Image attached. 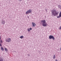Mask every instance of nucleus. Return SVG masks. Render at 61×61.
<instances>
[{
  "label": "nucleus",
  "mask_w": 61,
  "mask_h": 61,
  "mask_svg": "<svg viewBox=\"0 0 61 61\" xmlns=\"http://www.w3.org/2000/svg\"><path fill=\"white\" fill-rule=\"evenodd\" d=\"M51 15L52 16H55L56 15H58L59 12L56 11L55 10H51Z\"/></svg>",
  "instance_id": "nucleus-1"
},
{
  "label": "nucleus",
  "mask_w": 61,
  "mask_h": 61,
  "mask_svg": "<svg viewBox=\"0 0 61 61\" xmlns=\"http://www.w3.org/2000/svg\"><path fill=\"white\" fill-rule=\"evenodd\" d=\"M41 23L42 26H47V23H46V20H43L41 21Z\"/></svg>",
  "instance_id": "nucleus-2"
},
{
  "label": "nucleus",
  "mask_w": 61,
  "mask_h": 61,
  "mask_svg": "<svg viewBox=\"0 0 61 61\" xmlns=\"http://www.w3.org/2000/svg\"><path fill=\"white\" fill-rule=\"evenodd\" d=\"M49 39H52L53 40H55V37H54L53 36H52V35L50 36L49 37Z\"/></svg>",
  "instance_id": "nucleus-3"
},
{
  "label": "nucleus",
  "mask_w": 61,
  "mask_h": 61,
  "mask_svg": "<svg viewBox=\"0 0 61 61\" xmlns=\"http://www.w3.org/2000/svg\"><path fill=\"white\" fill-rule=\"evenodd\" d=\"M32 10H29L26 12V15H27V14H29V13H32Z\"/></svg>",
  "instance_id": "nucleus-4"
},
{
  "label": "nucleus",
  "mask_w": 61,
  "mask_h": 61,
  "mask_svg": "<svg viewBox=\"0 0 61 61\" xmlns=\"http://www.w3.org/2000/svg\"><path fill=\"white\" fill-rule=\"evenodd\" d=\"M6 42H9L11 41V39L10 38L6 39L5 40Z\"/></svg>",
  "instance_id": "nucleus-5"
},
{
  "label": "nucleus",
  "mask_w": 61,
  "mask_h": 61,
  "mask_svg": "<svg viewBox=\"0 0 61 61\" xmlns=\"http://www.w3.org/2000/svg\"><path fill=\"white\" fill-rule=\"evenodd\" d=\"M61 17V12L60 13L59 16H57V18H60Z\"/></svg>",
  "instance_id": "nucleus-6"
},
{
  "label": "nucleus",
  "mask_w": 61,
  "mask_h": 61,
  "mask_svg": "<svg viewBox=\"0 0 61 61\" xmlns=\"http://www.w3.org/2000/svg\"><path fill=\"white\" fill-rule=\"evenodd\" d=\"M32 23L33 26H36V24L35 23L32 22Z\"/></svg>",
  "instance_id": "nucleus-7"
},
{
  "label": "nucleus",
  "mask_w": 61,
  "mask_h": 61,
  "mask_svg": "<svg viewBox=\"0 0 61 61\" xmlns=\"http://www.w3.org/2000/svg\"><path fill=\"white\" fill-rule=\"evenodd\" d=\"M58 8H59L60 9H61V6L60 5H58Z\"/></svg>",
  "instance_id": "nucleus-8"
},
{
  "label": "nucleus",
  "mask_w": 61,
  "mask_h": 61,
  "mask_svg": "<svg viewBox=\"0 0 61 61\" xmlns=\"http://www.w3.org/2000/svg\"><path fill=\"white\" fill-rule=\"evenodd\" d=\"M1 50H2V51H4V48H3V47H1Z\"/></svg>",
  "instance_id": "nucleus-9"
},
{
  "label": "nucleus",
  "mask_w": 61,
  "mask_h": 61,
  "mask_svg": "<svg viewBox=\"0 0 61 61\" xmlns=\"http://www.w3.org/2000/svg\"><path fill=\"white\" fill-rule=\"evenodd\" d=\"M2 24H3V25H4V24H5V21L3 20L2 22Z\"/></svg>",
  "instance_id": "nucleus-10"
},
{
  "label": "nucleus",
  "mask_w": 61,
  "mask_h": 61,
  "mask_svg": "<svg viewBox=\"0 0 61 61\" xmlns=\"http://www.w3.org/2000/svg\"><path fill=\"white\" fill-rule=\"evenodd\" d=\"M56 58V56H55V55H53V59H55Z\"/></svg>",
  "instance_id": "nucleus-11"
},
{
  "label": "nucleus",
  "mask_w": 61,
  "mask_h": 61,
  "mask_svg": "<svg viewBox=\"0 0 61 61\" xmlns=\"http://www.w3.org/2000/svg\"><path fill=\"white\" fill-rule=\"evenodd\" d=\"M5 51H6V52H7L8 51V50H7V49L5 48Z\"/></svg>",
  "instance_id": "nucleus-12"
},
{
  "label": "nucleus",
  "mask_w": 61,
  "mask_h": 61,
  "mask_svg": "<svg viewBox=\"0 0 61 61\" xmlns=\"http://www.w3.org/2000/svg\"><path fill=\"white\" fill-rule=\"evenodd\" d=\"M27 30H28V31L29 32V31H30V29L29 28H28L27 29Z\"/></svg>",
  "instance_id": "nucleus-13"
},
{
  "label": "nucleus",
  "mask_w": 61,
  "mask_h": 61,
  "mask_svg": "<svg viewBox=\"0 0 61 61\" xmlns=\"http://www.w3.org/2000/svg\"><path fill=\"white\" fill-rule=\"evenodd\" d=\"M20 38H23V36H20Z\"/></svg>",
  "instance_id": "nucleus-14"
},
{
  "label": "nucleus",
  "mask_w": 61,
  "mask_h": 61,
  "mask_svg": "<svg viewBox=\"0 0 61 61\" xmlns=\"http://www.w3.org/2000/svg\"><path fill=\"white\" fill-rule=\"evenodd\" d=\"M0 61H3V59H0Z\"/></svg>",
  "instance_id": "nucleus-15"
},
{
  "label": "nucleus",
  "mask_w": 61,
  "mask_h": 61,
  "mask_svg": "<svg viewBox=\"0 0 61 61\" xmlns=\"http://www.w3.org/2000/svg\"><path fill=\"white\" fill-rule=\"evenodd\" d=\"M0 42L1 43H3V41H2L1 40Z\"/></svg>",
  "instance_id": "nucleus-16"
},
{
  "label": "nucleus",
  "mask_w": 61,
  "mask_h": 61,
  "mask_svg": "<svg viewBox=\"0 0 61 61\" xmlns=\"http://www.w3.org/2000/svg\"><path fill=\"white\" fill-rule=\"evenodd\" d=\"M59 29H60V30L61 29V26L60 27Z\"/></svg>",
  "instance_id": "nucleus-17"
},
{
  "label": "nucleus",
  "mask_w": 61,
  "mask_h": 61,
  "mask_svg": "<svg viewBox=\"0 0 61 61\" xmlns=\"http://www.w3.org/2000/svg\"><path fill=\"white\" fill-rule=\"evenodd\" d=\"M2 46V45L0 43V46Z\"/></svg>",
  "instance_id": "nucleus-18"
},
{
  "label": "nucleus",
  "mask_w": 61,
  "mask_h": 61,
  "mask_svg": "<svg viewBox=\"0 0 61 61\" xmlns=\"http://www.w3.org/2000/svg\"><path fill=\"white\" fill-rule=\"evenodd\" d=\"M30 30H32V28H30Z\"/></svg>",
  "instance_id": "nucleus-19"
},
{
  "label": "nucleus",
  "mask_w": 61,
  "mask_h": 61,
  "mask_svg": "<svg viewBox=\"0 0 61 61\" xmlns=\"http://www.w3.org/2000/svg\"><path fill=\"white\" fill-rule=\"evenodd\" d=\"M56 61H58V60H56Z\"/></svg>",
  "instance_id": "nucleus-20"
},
{
  "label": "nucleus",
  "mask_w": 61,
  "mask_h": 61,
  "mask_svg": "<svg viewBox=\"0 0 61 61\" xmlns=\"http://www.w3.org/2000/svg\"><path fill=\"white\" fill-rule=\"evenodd\" d=\"M19 0V1H21V0Z\"/></svg>",
  "instance_id": "nucleus-21"
},
{
  "label": "nucleus",
  "mask_w": 61,
  "mask_h": 61,
  "mask_svg": "<svg viewBox=\"0 0 61 61\" xmlns=\"http://www.w3.org/2000/svg\"><path fill=\"white\" fill-rule=\"evenodd\" d=\"M1 39V36H0V39Z\"/></svg>",
  "instance_id": "nucleus-22"
},
{
  "label": "nucleus",
  "mask_w": 61,
  "mask_h": 61,
  "mask_svg": "<svg viewBox=\"0 0 61 61\" xmlns=\"http://www.w3.org/2000/svg\"><path fill=\"white\" fill-rule=\"evenodd\" d=\"M60 50L61 51V48Z\"/></svg>",
  "instance_id": "nucleus-23"
}]
</instances>
